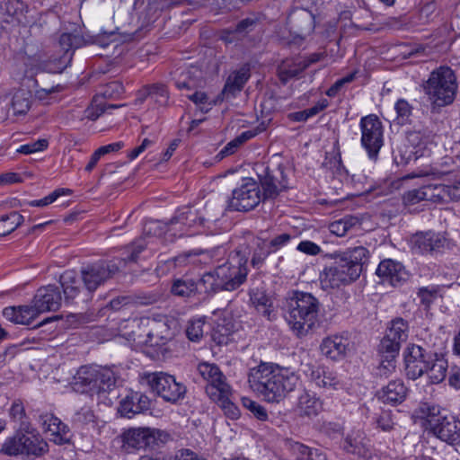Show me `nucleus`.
<instances>
[{
	"label": "nucleus",
	"mask_w": 460,
	"mask_h": 460,
	"mask_svg": "<svg viewBox=\"0 0 460 460\" xmlns=\"http://www.w3.org/2000/svg\"><path fill=\"white\" fill-rule=\"evenodd\" d=\"M205 321L201 318L190 320L186 328V335L191 341H199L204 335Z\"/></svg>",
	"instance_id": "57"
},
{
	"label": "nucleus",
	"mask_w": 460,
	"mask_h": 460,
	"mask_svg": "<svg viewBox=\"0 0 460 460\" xmlns=\"http://www.w3.org/2000/svg\"><path fill=\"white\" fill-rule=\"evenodd\" d=\"M447 368L448 363L445 355L436 352L433 358L430 360V364L427 367L425 374L428 375L431 384H439L446 378Z\"/></svg>",
	"instance_id": "36"
},
{
	"label": "nucleus",
	"mask_w": 460,
	"mask_h": 460,
	"mask_svg": "<svg viewBox=\"0 0 460 460\" xmlns=\"http://www.w3.org/2000/svg\"><path fill=\"white\" fill-rule=\"evenodd\" d=\"M145 94L153 99L156 103L161 106L165 105L169 100V92L165 84L162 83H155L145 86Z\"/></svg>",
	"instance_id": "50"
},
{
	"label": "nucleus",
	"mask_w": 460,
	"mask_h": 460,
	"mask_svg": "<svg viewBox=\"0 0 460 460\" xmlns=\"http://www.w3.org/2000/svg\"><path fill=\"white\" fill-rule=\"evenodd\" d=\"M116 384L114 372L97 366L81 367L74 376L73 389L79 393L100 394L111 389Z\"/></svg>",
	"instance_id": "6"
},
{
	"label": "nucleus",
	"mask_w": 460,
	"mask_h": 460,
	"mask_svg": "<svg viewBox=\"0 0 460 460\" xmlns=\"http://www.w3.org/2000/svg\"><path fill=\"white\" fill-rule=\"evenodd\" d=\"M285 447L292 460H308L309 447L293 440H287Z\"/></svg>",
	"instance_id": "54"
},
{
	"label": "nucleus",
	"mask_w": 460,
	"mask_h": 460,
	"mask_svg": "<svg viewBox=\"0 0 460 460\" xmlns=\"http://www.w3.org/2000/svg\"><path fill=\"white\" fill-rule=\"evenodd\" d=\"M319 430L323 435H325V436H327V437H329L331 438H335L336 437H338L342 432L343 428L338 422H334V421H323L320 424Z\"/></svg>",
	"instance_id": "64"
},
{
	"label": "nucleus",
	"mask_w": 460,
	"mask_h": 460,
	"mask_svg": "<svg viewBox=\"0 0 460 460\" xmlns=\"http://www.w3.org/2000/svg\"><path fill=\"white\" fill-rule=\"evenodd\" d=\"M141 380L164 401L172 404L179 403L187 394L186 385L165 372H146L141 376Z\"/></svg>",
	"instance_id": "8"
},
{
	"label": "nucleus",
	"mask_w": 460,
	"mask_h": 460,
	"mask_svg": "<svg viewBox=\"0 0 460 460\" xmlns=\"http://www.w3.org/2000/svg\"><path fill=\"white\" fill-rule=\"evenodd\" d=\"M406 140L408 147L411 148L410 155H413L414 160L430 155V150L427 147V141L420 132L412 131L408 133Z\"/></svg>",
	"instance_id": "41"
},
{
	"label": "nucleus",
	"mask_w": 460,
	"mask_h": 460,
	"mask_svg": "<svg viewBox=\"0 0 460 460\" xmlns=\"http://www.w3.org/2000/svg\"><path fill=\"white\" fill-rule=\"evenodd\" d=\"M288 24L294 33L305 37L314 30V16L306 9L296 8L288 14Z\"/></svg>",
	"instance_id": "25"
},
{
	"label": "nucleus",
	"mask_w": 460,
	"mask_h": 460,
	"mask_svg": "<svg viewBox=\"0 0 460 460\" xmlns=\"http://www.w3.org/2000/svg\"><path fill=\"white\" fill-rule=\"evenodd\" d=\"M64 194H71V190L69 189H58L55 190L53 192L49 194L48 196L44 197L40 199L32 200L30 202V205L32 207H45L48 206L54 201L57 200L58 197Z\"/></svg>",
	"instance_id": "62"
},
{
	"label": "nucleus",
	"mask_w": 460,
	"mask_h": 460,
	"mask_svg": "<svg viewBox=\"0 0 460 460\" xmlns=\"http://www.w3.org/2000/svg\"><path fill=\"white\" fill-rule=\"evenodd\" d=\"M122 106H124V104H92L84 110V118L90 120H96L102 114L108 112L110 110L118 109Z\"/></svg>",
	"instance_id": "53"
},
{
	"label": "nucleus",
	"mask_w": 460,
	"mask_h": 460,
	"mask_svg": "<svg viewBox=\"0 0 460 460\" xmlns=\"http://www.w3.org/2000/svg\"><path fill=\"white\" fill-rule=\"evenodd\" d=\"M408 389L400 380H393L379 392V398L385 403H402L407 395Z\"/></svg>",
	"instance_id": "32"
},
{
	"label": "nucleus",
	"mask_w": 460,
	"mask_h": 460,
	"mask_svg": "<svg viewBox=\"0 0 460 460\" xmlns=\"http://www.w3.org/2000/svg\"><path fill=\"white\" fill-rule=\"evenodd\" d=\"M309 66L305 58L286 59L279 66V79L286 83L297 76Z\"/></svg>",
	"instance_id": "38"
},
{
	"label": "nucleus",
	"mask_w": 460,
	"mask_h": 460,
	"mask_svg": "<svg viewBox=\"0 0 460 460\" xmlns=\"http://www.w3.org/2000/svg\"><path fill=\"white\" fill-rule=\"evenodd\" d=\"M263 199L258 182L252 178H245L242 184L232 192L228 208L236 211H249L259 205Z\"/></svg>",
	"instance_id": "11"
},
{
	"label": "nucleus",
	"mask_w": 460,
	"mask_h": 460,
	"mask_svg": "<svg viewBox=\"0 0 460 460\" xmlns=\"http://www.w3.org/2000/svg\"><path fill=\"white\" fill-rule=\"evenodd\" d=\"M328 106V102L326 100H323L317 102L314 106L305 109L304 111L292 112L288 115V118L292 121H305L309 118L315 116L320 111H323Z\"/></svg>",
	"instance_id": "52"
},
{
	"label": "nucleus",
	"mask_w": 460,
	"mask_h": 460,
	"mask_svg": "<svg viewBox=\"0 0 460 460\" xmlns=\"http://www.w3.org/2000/svg\"><path fill=\"white\" fill-rule=\"evenodd\" d=\"M376 275L384 282H388L394 287L400 285L408 279V273L403 265L391 259L384 260L379 263Z\"/></svg>",
	"instance_id": "23"
},
{
	"label": "nucleus",
	"mask_w": 460,
	"mask_h": 460,
	"mask_svg": "<svg viewBox=\"0 0 460 460\" xmlns=\"http://www.w3.org/2000/svg\"><path fill=\"white\" fill-rule=\"evenodd\" d=\"M307 376L314 385L323 392L333 394L346 389V384L337 373L324 367L308 365Z\"/></svg>",
	"instance_id": "16"
},
{
	"label": "nucleus",
	"mask_w": 460,
	"mask_h": 460,
	"mask_svg": "<svg viewBox=\"0 0 460 460\" xmlns=\"http://www.w3.org/2000/svg\"><path fill=\"white\" fill-rule=\"evenodd\" d=\"M436 351L428 349L420 345L411 344L407 347L404 362L406 376L411 379L416 380L422 376L427 371V367L430 364Z\"/></svg>",
	"instance_id": "13"
},
{
	"label": "nucleus",
	"mask_w": 460,
	"mask_h": 460,
	"mask_svg": "<svg viewBox=\"0 0 460 460\" xmlns=\"http://www.w3.org/2000/svg\"><path fill=\"white\" fill-rule=\"evenodd\" d=\"M23 220V216L16 211L0 216V236H5L13 232Z\"/></svg>",
	"instance_id": "47"
},
{
	"label": "nucleus",
	"mask_w": 460,
	"mask_h": 460,
	"mask_svg": "<svg viewBox=\"0 0 460 460\" xmlns=\"http://www.w3.org/2000/svg\"><path fill=\"white\" fill-rule=\"evenodd\" d=\"M158 437L159 430L155 429L131 428L122 433L121 441L126 450L140 449L155 444Z\"/></svg>",
	"instance_id": "18"
},
{
	"label": "nucleus",
	"mask_w": 460,
	"mask_h": 460,
	"mask_svg": "<svg viewBox=\"0 0 460 460\" xmlns=\"http://www.w3.org/2000/svg\"><path fill=\"white\" fill-rule=\"evenodd\" d=\"M242 402L243 405L247 410H249L253 414V416L259 420L265 421L268 419V413L266 409L260 403L249 398H243Z\"/></svg>",
	"instance_id": "59"
},
{
	"label": "nucleus",
	"mask_w": 460,
	"mask_h": 460,
	"mask_svg": "<svg viewBox=\"0 0 460 460\" xmlns=\"http://www.w3.org/2000/svg\"><path fill=\"white\" fill-rule=\"evenodd\" d=\"M234 334V325L231 322L223 320L222 323H217L212 332V340L218 346L227 345L232 341Z\"/></svg>",
	"instance_id": "45"
},
{
	"label": "nucleus",
	"mask_w": 460,
	"mask_h": 460,
	"mask_svg": "<svg viewBox=\"0 0 460 460\" xmlns=\"http://www.w3.org/2000/svg\"><path fill=\"white\" fill-rule=\"evenodd\" d=\"M23 3L20 0H0V29L20 22Z\"/></svg>",
	"instance_id": "28"
},
{
	"label": "nucleus",
	"mask_w": 460,
	"mask_h": 460,
	"mask_svg": "<svg viewBox=\"0 0 460 460\" xmlns=\"http://www.w3.org/2000/svg\"><path fill=\"white\" fill-rule=\"evenodd\" d=\"M31 104V93L28 90L20 89L13 96L12 108L15 115L28 112Z\"/></svg>",
	"instance_id": "46"
},
{
	"label": "nucleus",
	"mask_w": 460,
	"mask_h": 460,
	"mask_svg": "<svg viewBox=\"0 0 460 460\" xmlns=\"http://www.w3.org/2000/svg\"><path fill=\"white\" fill-rule=\"evenodd\" d=\"M204 222L203 215L193 207H184L178 209L175 216L171 219V225L180 224V230L182 232L202 226Z\"/></svg>",
	"instance_id": "27"
},
{
	"label": "nucleus",
	"mask_w": 460,
	"mask_h": 460,
	"mask_svg": "<svg viewBox=\"0 0 460 460\" xmlns=\"http://www.w3.org/2000/svg\"><path fill=\"white\" fill-rule=\"evenodd\" d=\"M322 411V402L314 394L304 392L298 397L296 411L300 416L314 417Z\"/></svg>",
	"instance_id": "37"
},
{
	"label": "nucleus",
	"mask_w": 460,
	"mask_h": 460,
	"mask_svg": "<svg viewBox=\"0 0 460 460\" xmlns=\"http://www.w3.org/2000/svg\"><path fill=\"white\" fill-rule=\"evenodd\" d=\"M49 146V142L45 138L38 139L37 141H33L25 145H22L17 152L23 155H31L36 152H40L45 150Z\"/></svg>",
	"instance_id": "63"
},
{
	"label": "nucleus",
	"mask_w": 460,
	"mask_h": 460,
	"mask_svg": "<svg viewBox=\"0 0 460 460\" xmlns=\"http://www.w3.org/2000/svg\"><path fill=\"white\" fill-rule=\"evenodd\" d=\"M62 303L61 292L58 287L49 285L37 290L32 300L33 309L39 316L48 311H57Z\"/></svg>",
	"instance_id": "20"
},
{
	"label": "nucleus",
	"mask_w": 460,
	"mask_h": 460,
	"mask_svg": "<svg viewBox=\"0 0 460 460\" xmlns=\"http://www.w3.org/2000/svg\"><path fill=\"white\" fill-rule=\"evenodd\" d=\"M116 33H119L118 27L111 31L102 30L98 35L88 36L87 38L78 33H62L56 46L58 49V53L51 58L47 70L50 73H61L72 61L76 49L87 44H98L102 47H106L114 40Z\"/></svg>",
	"instance_id": "3"
},
{
	"label": "nucleus",
	"mask_w": 460,
	"mask_h": 460,
	"mask_svg": "<svg viewBox=\"0 0 460 460\" xmlns=\"http://www.w3.org/2000/svg\"><path fill=\"white\" fill-rule=\"evenodd\" d=\"M196 283L199 284V293L204 292L210 294L223 290L217 278V269H215L213 271L204 273L202 277L198 281H196Z\"/></svg>",
	"instance_id": "48"
},
{
	"label": "nucleus",
	"mask_w": 460,
	"mask_h": 460,
	"mask_svg": "<svg viewBox=\"0 0 460 460\" xmlns=\"http://www.w3.org/2000/svg\"><path fill=\"white\" fill-rule=\"evenodd\" d=\"M412 250L415 252L426 253L436 251L443 246V240L433 232L416 234L411 238Z\"/></svg>",
	"instance_id": "31"
},
{
	"label": "nucleus",
	"mask_w": 460,
	"mask_h": 460,
	"mask_svg": "<svg viewBox=\"0 0 460 460\" xmlns=\"http://www.w3.org/2000/svg\"><path fill=\"white\" fill-rule=\"evenodd\" d=\"M119 269V265L113 261H99L82 267L80 279L93 297L95 291L111 279Z\"/></svg>",
	"instance_id": "10"
},
{
	"label": "nucleus",
	"mask_w": 460,
	"mask_h": 460,
	"mask_svg": "<svg viewBox=\"0 0 460 460\" xmlns=\"http://www.w3.org/2000/svg\"><path fill=\"white\" fill-rule=\"evenodd\" d=\"M132 326H137L138 332H132L131 339L138 344L152 347L160 346L171 339L172 332L165 321H156L149 317L134 319Z\"/></svg>",
	"instance_id": "9"
},
{
	"label": "nucleus",
	"mask_w": 460,
	"mask_h": 460,
	"mask_svg": "<svg viewBox=\"0 0 460 460\" xmlns=\"http://www.w3.org/2000/svg\"><path fill=\"white\" fill-rule=\"evenodd\" d=\"M394 109L397 113V120L400 124H404L409 120L411 115L412 107L403 99L396 102Z\"/></svg>",
	"instance_id": "61"
},
{
	"label": "nucleus",
	"mask_w": 460,
	"mask_h": 460,
	"mask_svg": "<svg viewBox=\"0 0 460 460\" xmlns=\"http://www.w3.org/2000/svg\"><path fill=\"white\" fill-rule=\"evenodd\" d=\"M361 144L368 157L376 160L383 146V125L376 115L370 114L360 119Z\"/></svg>",
	"instance_id": "12"
},
{
	"label": "nucleus",
	"mask_w": 460,
	"mask_h": 460,
	"mask_svg": "<svg viewBox=\"0 0 460 460\" xmlns=\"http://www.w3.org/2000/svg\"><path fill=\"white\" fill-rule=\"evenodd\" d=\"M409 325L402 318H395L391 322L385 336L400 343L408 338Z\"/></svg>",
	"instance_id": "49"
},
{
	"label": "nucleus",
	"mask_w": 460,
	"mask_h": 460,
	"mask_svg": "<svg viewBox=\"0 0 460 460\" xmlns=\"http://www.w3.org/2000/svg\"><path fill=\"white\" fill-rule=\"evenodd\" d=\"M2 452L8 456H17L23 454L22 434H17L9 438L3 445Z\"/></svg>",
	"instance_id": "58"
},
{
	"label": "nucleus",
	"mask_w": 460,
	"mask_h": 460,
	"mask_svg": "<svg viewBox=\"0 0 460 460\" xmlns=\"http://www.w3.org/2000/svg\"><path fill=\"white\" fill-rule=\"evenodd\" d=\"M401 344L402 343L385 336L380 344V352L382 353V357L384 358L395 359L399 354Z\"/></svg>",
	"instance_id": "56"
},
{
	"label": "nucleus",
	"mask_w": 460,
	"mask_h": 460,
	"mask_svg": "<svg viewBox=\"0 0 460 460\" xmlns=\"http://www.w3.org/2000/svg\"><path fill=\"white\" fill-rule=\"evenodd\" d=\"M150 407L148 396L132 392L119 402V412L123 417L131 418L136 414L147 411Z\"/></svg>",
	"instance_id": "26"
},
{
	"label": "nucleus",
	"mask_w": 460,
	"mask_h": 460,
	"mask_svg": "<svg viewBox=\"0 0 460 460\" xmlns=\"http://www.w3.org/2000/svg\"><path fill=\"white\" fill-rule=\"evenodd\" d=\"M94 420L95 416L93 411L88 406L82 407L73 417V422L77 426H84L94 422Z\"/></svg>",
	"instance_id": "60"
},
{
	"label": "nucleus",
	"mask_w": 460,
	"mask_h": 460,
	"mask_svg": "<svg viewBox=\"0 0 460 460\" xmlns=\"http://www.w3.org/2000/svg\"><path fill=\"white\" fill-rule=\"evenodd\" d=\"M392 411L383 410L376 418L375 423L376 428L384 432H390L395 429L396 422L394 421Z\"/></svg>",
	"instance_id": "55"
},
{
	"label": "nucleus",
	"mask_w": 460,
	"mask_h": 460,
	"mask_svg": "<svg viewBox=\"0 0 460 460\" xmlns=\"http://www.w3.org/2000/svg\"><path fill=\"white\" fill-rule=\"evenodd\" d=\"M250 78V69L247 66H243L240 69L233 72L227 78L223 94L228 97H234L237 93H240L244 84Z\"/></svg>",
	"instance_id": "33"
},
{
	"label": "nucleus",
	"mask_w": 460,
	"mask_h": 460,
	"mask_svg": "<svg viewBox=\"0 0 460 460\" xmlns=\"http://www.w3.org/2000/svg\"><path fill=\"white\" fill-rule=\"evenodd\" d=\"M370 439L360 429H352L344 437L342 449L349 454L359 457H368L371 455Z\"/></svg>",
	"instance_id": "21"
},
{
	"label": "nucleus",
	"mask_w": 460,
	"mask_h": 460,
	"mask_svg": "<svg viewBox=\"0 0 460 460\" xmlns=\"http://www.w3.org/2000/svg\"><path fill=\"white\" fill-rule=\"evenodd\" d=\"M174 80L175 86L178 89L193 90L201 86L203 83V73L199 67L190 66L181 71Z\"/></svg>",
	"instance_id": "34"
},
{
	"label": "nucleus",
	"mask_w": 460,
	"mask_h": 460,
	"mask_svg": "<svg viewBox=\"0 0 460 460\" xmlns=\"http://www.w3.org/2000/svg\"><path fill=\"white\" fill-rule=\"evenodd\" d=\"M249 295L250 300L258 313L268 320H271V314L273 312L271 309L272 304L265 290L260 288H253L250 289Z\"/></svg>",
	"instance_id": "39"
},
{
	"label": "nucleus",
	"mask_w": 460,
	"mask_h": 460,
	"mask_svg": "<svg viewBox=\"0 0 460 460\" xmlns=\"http://www.w3.org/2000/svg\"><path fill=\"white\" fill-rule=\"evenodd\" d=\"M349 342L341 336H332L324 339L321 344V351L331 359H338L346 354Z\"/></svg>",
	"instance_id": "35"
},
{
	"label": "nucleus",
	"mask_w": 460,
	"mask_h": 460,
	"mask_svg": "<svg viewBox=\"0 0 460 460\" xmlns=\"http://www.w3.org/2000/svg\"><path fill=\"white\" fill-rule=\"evenodd\" d=\"M297 382L298 377L294 373L270 363H261L251 368L248 375L251 389L270 402L284 399Z\"/></svg>",
	"instance_id": "1"
},
{
	"label": "nucleus",
	"mask_w": 460,
	"mask_h": 460,
	"mask_svg": "<svg viewBox=\"0 0 460 460\" xmlns=\"http://www.w3.org/2000/svg\"><path fill=\"white\" fill-rule=\"evenodd\" d=\"M368 261V251L363 246L349 248L343 252L340 261L356 279L360 276L363 266Z\"/></svg>",
	"instance_id": "24"
},
{
	"label": "nucleus",
	"mask_w": 460,
	"mask_h": 460,
	"mask_svg": "<svg viewBox=\"0 0 460 460\" xmlns=\"http://www.w3.org/2000/svg\"><path fill=\"white\" fill-rule=\"evenodd\" d=\"M60 283L66 305L84 306L92 301L93 296L84 286L82 287V280L76 279L74 271L64 272L60 277Z\"/></svg>",
	"instance_id": "15"
},
{
	"label": "nucleus",
	"mask_w": 460,
	"mask_h": 460,
	"mask_svg": "<svg viewBox=\"0 0 460 460\" xmlns=\"http://www.w3.org/2000/svg\"><path fill=\"white\" fill-rule=\"evenodd\" d=\"M438 196L436 184H429L406 191L402 196V201L405 207L411 208L421 201L438 202Z\"/></svg>",
	"instance_id": "30"
},
{
	"label": "nucleus",
	"mask_w": 460,
	"mask_h": 460,
	"mask_svg": "<svg viewBox=\"0 0 460 460\" xmlns=\"http://www.w3.org/2000/svg\"><path fill=\"white\" fill-rule=\"evenodd\" d=\"M247 261V248L241 246L229 254L225 263L216 268L223 290L234 291L246 281L248 275Z\"/></svg>",
	"instance_id": "7"
},
{
	"label": "nucleus",
	"mask_w": 460,
	"mask_h": 460,
	"mask_svg": "<svg viewBox=\"0 0 460 460\" xmlns=\"http://www.w3.org/2000/svg\"><path fill=\"white\" fill-rule=\"evenodd\" d=\"M198 370L208 382L206 393L209 398L216 396L219 393L225 394L231 387L226 382V377L216 364L199 363Z\"/></svg>",
	"instance_id": "19"
},
{
	"label": "nucleus",
	"mask_w": 460,
	"mask_h": 460,
	"mask_svg": "<svg viewBox=\"0 0 460 460\" xmlns=\"http://www.w3.org/2000/svg\"><path fill=\"white\" fill-rule=\"evenodd\" d=\"M437 193L439 194L438 202L444 201L447 199L451 200H460V181L450 185L436 184Z\"/></svg>",
	"instance_id": "51"
},
{
	"label": "nucleus",
	"mask_w": 460,
	"mask_h": 460,
	"mask_svg": "<svg viewBox=\"0 0 460 460\" xmlns=\"http://www.w3.org/2000/svg\"><path fill=\"white\" fill-rule=\"evenodd\" d=\"M420 410L426 415L428 429L433 435L449 445L460 443V420L456 416L434 404L424 403Z\"/></svg>",
	"instance_id": "5"
},
{
	"label": "nucleus",
	"mask_w": 460,
	"mask_h": 460,
	"mask_svg": "<svg viewBox=\"0 0 460 460\" xmlns=\"http://www.w3.org/2000/svg\"><path fill=\"white\" fill-rule=\"evenodd\" d=\"M361 220L356 216H345L341 219L332 222L329 228L332 234L337 236H344L349 231L359 230Z\"/></svg>",
	"instance_id": "42"
},
{
	"label": "nucleus",
	"mask_w": 460,
	"mask_h": 460,
	"mask_svg": "<svg viewBox=\"0 0 460 460\" xmlns=\"http://www.w3.org/2000/svg\"><path fill=\"white\" fill-rule=\"evenodd\" d=\"M39 421L42 429L49 433L51 440L55 444L64 445L70 442L71 435L69 428L53 414H41L39 417Z\"/></svg>",
	"instance_id": "22"
},
{
	"label": "nucleus",
	"mask_w": 460,
	"mask_h": 460,
	"mask_svg": "<svg viewBox=\"0 0 460 460\" xmlns=\"http://www.w3.org/2000/svg\"><path fill=\"white\" fill-rule=\"evenodd\" d=\"M356 279L350 276V273L346 270V268L341 262L335 261L332 265L325 267L319 275L320 287L324 291H331L339 288L341 286H345Z\"/></svg>",
	"instance_id": "17"
},
{
	"label": "nucleus",
	"mask_w": 460,
	"mask_h": 460,
	"mask_svg": "<svg viewBox=\"0 0 460 460\" xmlns=\"http://www.w3.org/2000/svg\"><path fill=\"white\" fill-rule=\"evenodd\" d=\"M232 395V389L229 387L225 394L219 393L216 394V396L211 397L210 399L217 403L225 414L232 419L235 420L240 415V411L238 407L231 401L230 397Z\"/></svg>",
	"instance_id": "44"
},
{
	"label": "nucleus",
	"mask_w": 460,
	"mask_h": 460,
	"mask_svg": "<svg viewBox=\"0 0 460 460\" xmlns=\"http://www.w3.org/2000/svg\"><path fill=\"white\" fill-rule=\"evenodd\" d=\"M285 317L297 336L305 335L318 322L320 302L310 293L288 292L284 303Z\"/></svg>",
	"instance_id": "2"
},
{
	"label": "nucleus",
	"mask_w": 460,
	"mask_h": 460,
	"mask_svg": "<svg viewBox=\"0 0 460 460\" xmlns=\"http://www.w3.org/2000/svg\"><path fill=\"white\" fill-rule=\"evenodd\" d=\"M458 84L452 68L441 66L433 70L424 84L425 93L437 107L451 104L456 95Z\"/></svg>",
	"instance_id": "4"
},
{
	"label": "nucleus",
	"mask_w": 460,
	"mask_h": 460,
	"mask_svg": "<svg viewBox=\"0 0 460 460\" xmlns=\"http://www.w3.org/2000/svg\"><path fill=\"white\" fill-rule=\"evenodd\" d=\"M171 293L182 298L191 297L199 293V284L190 279H177L172 281Z\"/></svg>",
	"instance_id": "43"
},
{
	"label": "nucleus",
	"mask_w": 460,
	"mask_h": 460,
	"mask_svg": "<svg viewBox=\"0 0 460 460\" xmlns=\"http://www.w3.org/2000/svg\"><path fill=\"white\" fill-rule=\"evenodd\" d=\"M258 169V177L263 189V199H274L280 191L288 189V180L281 164L275 168L261 164Z\"/></svg>",
	"instance_id": "14"
},
{
	"label": "nucleus",
	"mask_w": 460,
	"mask_h": 460,
	"mask_svg": "<svg viewBox=\"0 0 460 460\" xmlns=\"http://www.w3.org/2000/svg\"><path fill=\"white\" fill-rule=\"evenodd\" d=\"M3 317L14 324L30 325L38 317L32 305L6 306L2 311Z\"/></svg>",
	"instance_id": "29"
},
{
	"label": "nucleus",
	"mask_w": 460,
	"mask_h": 460,
	"mask_svg": "<svg viewBox=\"0 0 460 460\" xmlns=\"http://www.w3.org/2000/svg\"><path fill=\"white\" fill-rule=\"evenodd\" d=\"M23 454L40 456L48 451V444L38 434H22Z\"/></svg>",
	"instance_id": "40"
}]
</instances>
